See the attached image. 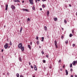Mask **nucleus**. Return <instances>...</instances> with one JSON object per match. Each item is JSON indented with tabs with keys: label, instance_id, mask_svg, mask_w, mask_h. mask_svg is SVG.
I'll list each match as a JSON object with an SVG mask.
<instances>
[{
	"label": "nucleus",
	"instance_id": "0eeeda50",
	"mask_svg": "<svg viewBox=\"0 0 77 77\" xmlns=\"http://www.w3.org/2000/svg\"><path fill=\"white\" fill-rule=\"evenodd\" d=\"M34 68L35 70V71H37V68H36V65L34 66Z\"/></svg>",
	"mask_w": 77,
	"mask_h": 77
},
{
	"label": "nucleus",
	"instance_id": "6e6552de",
	"mask_svg": "<svg viewBox=\"0 0 77 77\" xmlns=\"http://www.w3.org/2000/svg\"><path fill=\"white\" fill-rule=\"evenodd\" d=\"M65 72L66 75H68V70L66 69L65 70Z\"/></svg>",
	"mask_w": 77,
	"mask_h": 77
},
{
	"label": "nucleus",
	"instance_id": "de8ad7c7",
	"mask_svg": "<svg viewBox=\"0 0 77 77\" xmlns=\"http://www.w3.org/2000/svg\"><path fill=\"white\" fill-rule=\"evenodd\" d=\"M40 9V11H42V8H41Z\"/></svg>",
	"mask_w": 77,
	"mask_h": 77
},
{
	"label": "nucleus",
	"instance_id": "c756f323",
	"mask_svg": "<svg viewBox=\"0 0 77 77\" xmlns=\"http://www.w3.org/2000/svg\"><path fill=\"white\" fill-rule=\"evenodd\" d=\"M30 67L31 68H32V69H33V66H32V65H31L30 66Z\"/></svg>",
	"mask_w": 77,
	"mask_h": 77
},
{
	"label": "nucleus",
	"instance_id": "f3484780",
	"mask_svg": "<svg viewBox=\"0 0 77 77\" xmlns=\"http://www.w3.org/2000/svg\"><path fill=\"white\" fill-rule=\"evenodd\" d=\"M45 30H47V27L46 26H45Z\"/></svg>",
	"mask_w": 77,
	"mask_h": 77
},
{
	"label": "nucleus",
	"instance_id": "79ce46f5",
	"mask_svg": "<svg viewBox=\"0 0 77 77\" xmlns=\"http://www.w3.org/2000/svg\"><path fill=\"white\" fill-rule=\"evenodd\" d=\"M29 65H31V63H30V62H29Z\"/></svg>",
	"mask_w": 77,
	"mask_h": 77
},
{
	"label": "nucleus",
	"instance_id": "e2e57ef3",
	"mask_svg": "<svg viewBox=\"0 0 77 77\" xmlns=\"http://www.w3.org/2000/svg\"><path fill=\"white\" fill-rule=\"evenodd\" d=\"M4 27H6V25H5V26H4Z\"/></svg>",
	"mask_w": 77,
	"mask_h": 77
},
{
	"label": "nucleus",
	"instance_id": "412c9836",
	"mask_svg": "<svg viewBox=\"0 0 77 77\" xmlns=\"http://www.w3.org/2000/svg\"><path fill=\"white\" fill-rule=\"evenodd\" d=\"M72 63H71L70 65V68L72 67Z\"/></svg>",
	"mask_w": 77,
	"mask_h": 77
},
{
	"label": "nucleus",
	"instance_id": "69168bd1",
	"mask_svg": "<svg viewBox=\"0 0 77 77\" xmlns=\"http://www.w3.org/2000/svg\"><path fill=\"white\" fill-rule=\"evenodd\" d=\"M76 15L77 16V12H76Z\"/></svg>",
	"mask_w": 77,
	"mask_h": 77
},
{
	"label": "nucleus",
	"instance_id": "f257e3e1",
	"mask_svg": "<svg viewBox=\"0 0 77 77\" xmlns=\"http://www.w3.org/2000/svg\"><path fill=\"white\" fill-rule=\"evenodd\" d=\"M8 45L9 44L8 43H6L5 45H4V47L5 49H7L8 48Z\"/></svg>",
	"mask_w": 77,
	"mask_h": 77
},
{
	"label": "nucleus",
	"instance_id": "f03ea898",
	"mask_svg": "<svg viewBox=\"0 0 77 77\" xmlns=\"http://www.w3.org/2000/svg\"><path fill=\"white\" fill-rule=\"evenodd\" d=\"M23 47V45H22V43H20L18 45V47L19 48H21Z\"/></svg>",
	"mask_w": 77,
	"mask_h": 77
},
{
	"label": "nucleus",
	"instance_id": "052dcab7",
	"mask_svg": "<svg viewBox=\"0 0 77 77\" xmlns=\"http://www.w3.org/2000/svg\"><path fill=\"white\" fill-rule=\"evenodd\" d=\"M5 75V73H3V75Z\"/></svg>",
	"mask_w": 77,
	"mask_h": 77
},
{
	"label": "nucleus",
	"instance_id": "a19ab883",
	"mask_svg": "<svg viewBox=\"0 0 77 77\" xmlns=\"http://www.w3.org/2000/svg\"><path fill=\"white\" fill-rule=\"evenodd\" d=\"M30 44H31V45H32V42H30Z\"/></svg>",
	"mask_w": 77,
	"mask_h": 77
},
{
	"label": "nucleus",
	"instance_id": "bb28decb",
	"mask_svg": "<svg viewBox=\"0 0 77 77\" xmlns=\"http://www.w3.org/2000/svg\"><path fill=\"white\" fill-rule=\"evenodd\" d=\"M38 38H39V37H38V36H37L36 37V39H37V40H38Z\"/></svg>",
	"mask_w": 77,
	"mask_h": 77
},
{
	"label": "nucleus",
	"instance_id": "7c9ffc66",
	"mask_svg": "<svg viewBox=\"0 0 77 77\" xmlns=\"http://www.w3.org/2000/svg\"><path fill=\"white\" fill-rule=\"evenodd\" d=\"M37 44H39V41H38L37 42Z\"/></svg>",
	"mask_w": 77,
	"mask_h": 77
},
{
	"label": "nucleus",
	"instance_id": "1a4fd4ad",
	"mask_svg": "<svg viewBox=\"0 0 77 77\" xmlns=\"http://www.w3.org/2000/svg\"><path fill=\"white\" fill-rule=\"evenodd\" d=\"M8 5H7L6 6L5 11H7L8 10Z\"/></svg>",
	"mask_w": 77,
	"mask_h": 77
},
{
	"label": "nucleus",
	"instance_id": "5701e85b",
	"mask_svg": "<svg viewBox=\"0 0 77 77\" xmlns=\"http://www.w3.org/2000/svg\"><path fill=\"white\" fill-rule=\"evenodd\" d=\"M47 14V15H49V11H48Z\"/></svg>",
	"mask_w": 77,
	"mask_h": 77
},
{
	"label": "nucleus",
	"instance_id": "338daca9",
	"mask_svg": "<svg viewBox=\"0 0 77 77\" xmlns=\"http://www.w3.org/2000/svg\"><path fill=\"white\" fill-rule=\"evenodd\" d=\"M8 47H9V48H10V47L9 46Z\"/></svg>",
	"mask_w": 77,
	"mask_h": 77
},
{
	"label": "nucleus",
	"instance_id": "4d7b16f0",
	"mask_svg": "<svg viewBox=\"0 0 77 77\" xmlns=\"http://www.w3.org/2000/svg\"><path fill=\"white\" fill-rule=\"evenodd\" d=\"M75 77H77V75H75Z\"/></svg>",
	"mask_w": 77,
	"mask_h": 77
},
{
	"label": "nucleus",
	"instance_id": "aec40b11",
	"mask_svg": "<svg viewBox=\"0 0 77 77\" xmlns=\"http://www.w3.org/2000/svg\"><path fill=\"white\" fill-rule=\"evenodd\" d=\"M16 75H17V77H19V74L18 73H17L16 74Z\"/></svg>",
	"mask_w": 77,
	"mask_h": 77
},
{
	"label": "nucleus",
	"instance_id": "6ab92c4d",
	"mask_svg": "<svg viewBox=\"0 0 77 77\" xmlns=\"http://www.w3.org/2000/svg\"><path fill=\"white\" fill-rule=\"evenodd\" d=\"M64 22L66 24V23H67V22L66 21V19H64Z\"/></svg>",
	"mask_w": 77,
	"mask_h": 77
},
{
	"label": "nucleus",
	"instance_id": "ea45409f",
	"mask_svg": "<svg viewBox=\"0 0 77 77\" xmlns=\"http://www.w3.org/2000/svg\"><path fill=\"white\" fill-rule=\"evenodd\" d=\"M69 7H71V4H69Z\"/></svg>",
	"mask_w": 77,
	"mask_h": 77
},
{
	"label": "nucleus",
	"instance_id": "f8f14e48",
	"mask_svg": "<svg viewBox=\"0 0 77 77\" xmlns=\"http://www.w3.org/2000/svg\"><path fill=\"white\" fill-rule=\"evenodd\" d=\"M41 38L42 39L41 41H42V42H43V41H44V37H43Z\"/></svg>",
	"mask_w": 77,
	"mask_h": 77
},
{
	"label": "nucleus",
	"instance_id": "cd10ccee",
	"mask_svg": "<svg viewBox=\"0 0 77 77\" xmlns=\"http://www.w3.org/2000/svg\"><path fill=\"white\" fill-rule=\"evenodd\" d=\"M28 21H30V19H29V18H28Z\"/></svg>",
	"mask_w": 77,
	"mask_h": 77
},
{
	"label": "nucleus",
	"instance_id": "774afa93",
	"mask_svg": "<svg viewBox=\"0 0 77 77\" xmlns=\"http://www.w3.org/2000/svg\"><path fill=\"white\" fill-rule=\"evenodd\" d=\"M33 77H35V76H33Z\"/></svg>",
	"mask_w": 77,
	"mask_h": 77
},
{
	"label": "nucleus",
	"instance_id": "bf43d9fd",
	"mask_svg": "<svg viewBox=\"0 0 77 77\" xmlns=\"http://www.w3.org/2000/svg\"><path fill=\"white\" fill-rule=\"evenodd\" d=\"M20 77H22V75H20Z\"/></svg>",
	"mask_w": 77,
	"mask_h": 77
},
{
	"label": "nucleus",
	"instance_id": "9d476101",
	"mask_svg": "<svg viewBox=\"0 0 77 77\" xmlns=\"http://www.w3.org/2000/svg\"><path fill=\"white\" fill-rule=\"evenodd\" d=\"M28 48H29V50H31V46H30V45H28Z\"/></svg>",
	"mask_w": 77,
	"mask_h": 77
},
{
	"label": "nucleus",
	"instance_id": "4c0bfd02",
	"mask_svg": "<svg viewBox=\"0 0 77 77\" xmlns=\"http://www.w3.org/2000/svg\"><path fill=\"white\" fill-rule=\"evenodd\" d=\"M25 10H26V9L23 8V11H25Z\"/></svg>",
	"mask_w": 77,
	"mask_h": 77
},
{
	"label": "nucleus",
	"instance_id": "864d4df0",
	"mask_svg": "<svg viewBox=\"0 0 77 77\" xmlns=\"http://www.w3.org/2000/svg\"><path fill=\"white\" fill-rule=\"evenodd\" d=\"M60 71H62V69H60Z\"/></svg>",
	"mask_w": 77,
	"mask_h": 77
},
{
	"label": "nucleus",
	"instance_id": "3c124183",
	"mask_svg": "<svg viewBox=\"0 0 77 77\" xmlns=\"http://www.w3.org/2000/svg\"><path fill=\"white\" fill-rule=\"evenodd\" d=\"M3 49H2V52H3Z\"/></svg>",
	"mask_w": 77,
	"mask_h": 77
},
{
	"label": "nucleus",
	"instance_id": "2eb2a0df",
	"mask_svg": "<svg viewBox=\"0 0 77 77\" xmlns=\"http://www.w3.org/2000/svg\"><path fill=\"white\" fill-rule=\"evenodd\" d=\"M54 44H55V45H57V42L56 40L54 41Z\"/></svg>",
	"mask_w": 77,
	"mask_h": 77
},
{
	"label": "nucleus",
	"instance_id": "58836bf2",
	"mask_svg": "<svg viewBox=\"0 0 77 77\" xmlns=\"http://www.w3.org/2000/svg\"><path fill=\"white\" fill-rule=\"evenodd\" d=\"M74 30H72V33H74Z\"/></svg>",
	"mask_w": 77,
	"mask_h": 77
},
{
	"label": "nucleus",
	"instance_id": "ddd939ff",
	"mask_svg": "<svg viewBox=\"0 0 77 77\" xmlns=\"http://www.w3.org/2000/svg\"><path fill=\"white\" fill-rule=\"evenodd\" d=\"M54 21H57V17L54 18Z\"/></svg>",
	"mask_w": 77,
	"mask_h": 77
},
{
	"label": "nucleus",
	"instance_id": "393cba45",
	"mask_svg": "<svg viewBox=\"0 0 77 77\" xmlns=\"http://www.w3.org/2000/svg\"><path fill=\"white\" fill-rule=\"evenodd\" d=\"M72 34H71V33L69 35V37H72Z\"/></svg>",
	"mask_w": 77,
	"mask_h": 77
},
{
	"label": "nucleus",
	"instance_id": "37998d69",
	"mask_svg": "<svg viewBox=\"0 0 77 77\" xmlns=\"http://www.w3.org/2000/svg\"><path fill=\"white\" fill-rule=\"evenodd\" d=\"M65 65H63V68H64L65 67Z\"/></svg>",
	"mask_w": 77,
	"mask_h": 77
},
{
	"label": "nucleus",
	"instance_id": "680f3d73",
	"mask_svg": "<svg viewBox=\"0 0 77 77\" xmlns=\"http://www.w3.org/2000/svg\"><path fill=\"white\" fill-rule=\"evenodd\" d=\"M76 63L77 64V61L76 60Z\"/></svg>",
	"mask_w": 77,
	"mask_h": 77
},
{
	"label": "nucleus",
	"instance_id": "4be33fe9",
	"mask_svg": "<svg viewBox=\"0 0 77 77\" xmlns=\"http://www.w3.org/2000/svg\"><path fill=\"white\" fill-rule=\"evenodd\" d=\"M66 44H68V40H66V42H65Z\"/></svg>",
	"mask_w": 77,
	"mask_h": 77
},
{
	"label": "nucleus",
	"instance_id": "13d9d810",
	"mask_svg": "<svg viewBox=\"0 0 77 77\" xmlns=\"http://www.w3.org/2000/svg\"><path fill=\"white\" fill-rule=\"evenodd\" d=\"M62 30H63V28H62Z\"/></svg>",
	"mask_w": 77,
	"mask_h": 77
},
{
	"label": "nucleus",
	"instance_id": "a18cd8bd",
	"mask_svg": "<svg viewBox=\"0 0 77 77\" xmlns=\"http://www.w3.org/2000/svg\"><path fill=\"white\" fill-rule=\"evenodd\" d=\"M63 36H61V39H63Z\"/></svg>",
	"mask_w": 77,
	"mask_h": 77
},
{
	"label": "nucleus",
	"instance_id": "603ef678",
	"mask_svg": "<svg viewBox=\"0 0 77 77\" xmlns=\"http://www.w3.org/2000/svg\"><path fill=\"white\" fill-rule=\"evenodd\" d=\"M39 48H41V46H39Z\"/></svg>",
	"mask_w": 77,
	"mask_h": 77
},
{
	"label": "nucleus",
	"instance_id": "a211bd4d",
	"mask_svg": "<svg viewBox=\"0 0 77 77\" xmlns=\"http://www.w3.org/2000/svg\"><path fill=\"white\" fill-rule=\"evenodd\" d=\"M32 9L34 11H35V6H33V7H32Z\"/></svg>",
	"mask_w": 77,
	"mask_h": 77
},
{
	"label": "nucleus",
	"instance_id": "7ed1b4c3",
	"mask_svg": "<svg viewBox=\"0 0 77 77\" xmlns=\"http://www.w3.org/2000/svg\"><path fill=\"white\" fill-rule=\"evenodd\" d=\"M29 2L30 4L31 5H33V0H29Z\"/></svg>",
	"mask_w": 77,
	"mask_h": 77
},
{
	"label": "nucleus",
	"instance_id": "8fccbe9b",
	"mask_svg": "<svg viewBox=\"0 0 77 77\" xmlns=\"http://www.w3.org/2000/svg\"><path fill=\"white\" fill-rule=\"evenodd\" d=\"M35 1H36V3H37V2H38V0H35Z\"/></svg>",
	"mask_w": 77,
	"mask_h": 77
},
{
	"label": "nucleus",
	"instance_id": "c9c22d12",
	"mask_svg": "<svg viewBox=\"0 0 77 77\" xmlns=\"http://www.w3.org/2000/svg\"><path fill=\"white\" fill-rule=\"evenodd\" d=\"M42 7H43V8H45V5H42Z\"/></svg>",
	"mask_w": 77,
	"mask_h": 77
},
{
	"label": "nucleus",
	"instance_id": "f704fd0d",
	"mask_svg": "<svg viewBox=\"0 0 77 77\" xmlns=\"http://www.w3.org/2000/svg\"><path fill=\"white\" fill-rule=\"evenodd\" d=\"M43 63H45V60H43Z\"/></svg>",
	"mask_w": 77,
	"mask_h": 77
},
{
	"label": "nucleus",
	"instance_id": "b1692460",
	"mask_svg": "<svg viewBox=\"0 0 77 77\" xmlns=\"http://www.w3.org/2000/svg\"><path fill=\"white\" fill-rule=\"evenodd\" d=\"M9 44L10 45H12V42H11V41H10Z\"/></svg>",
	"mask_w": 77,
	"mask_h": 77
},
{
	"label": "nucleus",
	"instance_id": "72a5a7b5",
	"mask_svg": "<svg viewBox=\"0 0 77 77\" xmlns=\"http://www.w3.org/2000/svg\"><path fill=\"white\" fill-rule=\"evenodd\" d=\"M73 47H75V44H73L72 45Z\"/></svg>",
	"mask_w": 77,
	"mask_h": 77
},
{
	"label": "nucleus",
	"instance_id": "c85d7f7f",
	"mask_svg": "<svg viewBox=\"0 0 77 77\" xmlns=\"http://www.w3.org/2000/svg\"><path fill=\"white\" fill-rule=\"evenodd\" d=\"M61 61V60H60L58 61L59 63H60Z\"/></svg>",
	"mask_w": 77,
	"mask_h": 77
},
{
	"label": "nucleus",
	"instance_id": "c03bdc74",
	"mask_svg": "<svg viewBox=\"0 0 77 77\" xmlns=\"http://www.w3.org/2000/svg\"><path fill=\"white\" fill-rule=\"evenodd\" d=\"M49 56L48 55H46V57H48Z\"/></svg>",
	"mask_w": 77,
	"mask_h": 77
},
{
	"label": "nucleus",
	"instance_id": "6e6d98bb",
	"mask_svg": "<svg viewBox=\"0 0 77 77\" xmlns=\"http://www.w3.org/2000/svg\"><path fill=\"white\" fill-rule=\"evenodd\" d=\"M71 77H73V75H71Z\"/></svg>",
	"mask_w": 77,
	"mask_h": 77
},
{
	"label": "nucleus",
	"instance_id": "09e8293b",
	"mask_svg": "<svg viewBox=\"0 0 77 77\" xmlns=\"http://www.w3.org/2000/svg\"><path fill=\"white\" fill-rule=\"evenodd\" d=\"M24 1H22V3H24Z\"/></svg>",
	"mask_w": 77,
	"mask_h": 77
},
{
	"label": "nucleus",
	"instance_id": "20e7f679",
	"mask_svg": "<svg viewBox=\"0 0 77 77\" xmlns=\"http://www.w3.org/2000/svg\"><path fill=\"white\" fill-rule=\"evenodd\" d=\"M75 63H76V61H74L72 62V64H73V65L74 66H75Z\"/></svg>",
	"mask_w": 77,
	"mask_h": 77
},
{
	"label": "nucleus",
	"instance_id": "a878e982",
	"mask_svg": "<svg viewBox=\"0 0 77 77\" xmlns=\"http://www.w3.org/2000/svg\"><path fill=\"white\" fill-rule=\"evenodd\" d=\"M25 11H26V12H29V10L27 9H25Z\"/></svg>",
	"mask_w": 77,
	"mask_h": 77
},
{
	"label": "nucleus",
	"instance_id": "4468645a",
	"mask_svg": "<svg viewBox=\"0 0 77 77\" xmlns=\"http://www.w3.org/2000/svg\"><path fill=\"white\" fill-rule=\"evenodd\" d=\"M22 30H23V27H21L20 28V32H21L22 31Z\"/></svg>",
	"mask_w": 77,
	"mask_h": 77
},
{
	"label": "nucleus",
	"instance_id": "0e129e2a",
	"mask_svg": "<svg viewBox=\"0 0 77 77\" xmlns=\"http://www.w3.org/2000/svg\"><path fill=\"white\" fill-rule=\"evenodd\" d=\"M38 0V1H40V0Z\"/></svg>",
	"mask_w": 77,
	"mask_h": 77
},
{
	"label": "nucleus",
	"instance_id": "39448f33",
	"mask_svg": "<svg viewBox=\"0 0 77 77\" xmlns=\"http://www.w3.org/2000/svg\"><path fill=\"white\" fill-rule=\"evenodd\" d=\"M11 8L12 9H14L15 8V7L14 5H11Z\"/></svg>",
	"mask_w": 77,
	"mask_h": 77
},
{
	"label": "nucleus",
	"instance_id": "9b49d317",
	"mask_svg": "<svg viewBox=\"0 0 77 77\" xmlns=\"http://www.w3.org/2000/svg\"><path fill=\"white\" fill-rule=\"evenodd\" d=\"M14 2H20V1L18 0H14Z\"/></svg>",
	"mask_w": 77,
	"mask_h": 77
},
{
	"label": "nucleus",
	"instance_id": "2f4dec72",
	"mask_svg": "<svg viewBox=\"0 0 77 77\" xmlns=\"http://www.w3.org/2000/svg\"><path fill=\"white\" fill-rule=\"evenodd\" d=\"M72 71H73L72 69H70L71 72H72Z\"/></svg>",
	"mask_w": 77,
	"mask_h": 77
},
{
	"label": "nucleus",
	"instance_id": "dca6fc26",
	"mask_svg": "<svg viewBox=\"0 0 77 77\" xmlns=\"http://www.w3.org/2000/svg\"><path fill=\"white\" fill-rule=\"evenodd\" d=\"M19 60L20 61V62H21V61H22V59H21V58L20 57L19 58Z\"/></svg>",
	"mask_w": 77,
	"mask_h": 77
},
{
	"label": "nucleus",
	"instance_id": "5fc2aeb1",
	"mask_svg": "<svg viewBox=\"0 0 77 77\" xmlns=\"http://www.w3.org/2000/svg\"><path fill=\"white\" fill-rule=\"evenodd\" d=\"M7 74L8 75H9V73H7Z\"/></svg>",
	"mask_w": 77,
	"mask_h": 77
},
{
	"label": "nucleus",
	"instance_id": "e433bc0d",
	"mask_svg": "<svg viewBox=\"0 0 77 77\" xmlns=\"http://www.w3.org/2000/svg\"><path fill=\"white\" fill-rule=\"evenodd\" d=\"M42 2H45V1H47V0H42Z\"/></svg>",
	"mask_w": 77,
	"mask_h": 77
},
{
	"label": "nucleus",
	"instance_id": "473e14b6",
	"mask_svg": "<svg viewBox=\"0 0 77 77\" xmlns=\"http://www.w3.org/2000/svg\"><path fill=\"white\" fill-rule=\"evenodd\" d=\"M42 54H44V51H42Z\"/></svg>",
	"mask_w": 77,
	"mask_h": 77
},
{
	"label": "nucleus",
	"instance_id": "49530a36",
	"mask_svg": "<svg viewBox=\"0 0 77 77\" xmlns=\"http://www.w3.org/2000/svg\"><path fill=\"white\" fill-rule=\"evenodd\" d=\"M56 46V47L57 48V45H55Z\"/></svg>",
	"mask_w": 77,
	"mask_h": 77
},
{
	"label": "nucleus",
	"instance_id": "423d86ee",
	"mask_svg": "<svg viewBox=\"0 0 77 77\" xmlns=\"http://www.w3.org/2000/svg\"><path fill=\"white\" fill-rule=\"evenodd\" d=\"M21 50L22 51H23L24 50V46H22V48H21Z\"/></svg>",
	"mask_w": 77,
	"mask_h": 77
}]
</instances>
